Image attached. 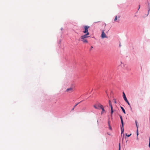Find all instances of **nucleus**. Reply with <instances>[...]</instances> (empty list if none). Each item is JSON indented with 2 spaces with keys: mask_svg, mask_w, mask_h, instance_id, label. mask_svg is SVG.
Masks as SVG:
<instances>
[{
  "mask_svg": "<svg viewBox=\"0 0 150 150\" xmlns=\"http://www.w3.org/2000/svg\"><path fill=\"white\" fill-rule=\"evenodd\" d=\"M123 98L124 100L127 103V104L128 105H129V103L126 97V95H125V93H124V92H123Z\"/></svg>",
  "mask_w": 150,
  "mask_h": 150,
  "instance_id": "obj_1",
  "label": "nucleus"
},
{
  "mask_svg": "<svg viewBox=\"0 0 150 150\" xmlns=\"http://www.w3.org/2000/svg\"><path fill=\"white\" fill-rule=\"evenodd\" d=\"M90 27L89 26L86 25L84 26V30L83 31L84 33H86L88 31V29Z\"/></svg>",
  "mask_w": 150,
  "mask_h": 150,
  "instance_id": "obj_2",
  "label": "nucleus"
},
{
  "mask_svg": "<svg viewBox=\"0 0 150 150\" xmlns=\"http://www.w3.org/2000/svg\"><path fill=\"white\" fill-rule=\"evenodd\" d=\"M101 37L102 38H108V37L106 35L105 33L104 32V30H103L102 32Z\"/></svg>",
  "mask_w": 150,
  "mask_h": 150,
  "instance_id": "obj_3",
  "label": "nucleus"
},
{
  "mask_svg": "<svg viewBox=\"0 0 150 150\" xmlns=\"http://www.w3.org/2000/svg\"><path fill=\"white\" fill-rule=\"evenodd\" d=\"M74 91V88L73 87H71L69 88H67L66 91V92H69L71 93Z\"/></svg>",
  "mask_w": 150,
  "mask_h": 150,
  "instance_id": "obj_4",
  "label": "nucleus"
},
{
  "mask_svg": "<svg viewBox=\"0 0 150 150\" xmlns=\"http://www.w3.org/2000/svg\"><path fill=\"white\" fill-rule=\"evenodd\" d=\"M119 116L121 120V122L122 125L123 126H124V122L122 119V116L120 115H119Z\"/></svg>",
  "mask_w": 150,
  "mask_h": 150,
  "instance_id": "obj_5",
  "label": "nucleus"
},
{
  "mask_svg": "<svg viewBox=\"0 0 150 150\" xmlns=\"http://www.w3.org/2000/svg\"><path fill=\"white\" fill-rule=\"evenodd\" d=\"M96 105L98 107L100 108V109L101 107L102 108L103 107V105L100 103H97L96 104Z\"/></svg>",
  "mask_w": 150,
  "mask_h": 150,
  "instance_id": "obj_6",
  "label": "nucleus"
},
{
  "mask_svg": "<svg viewBox=\"0 0 150 150\" xmlns=\"http://www.w3.org/2000/svg\"><path fill=\"white\" fill-rule=\"evenodd\" d=\"M88 36H87L86 34H85L81 36V38L82 40H84L85 38H88Z\"/></svg>",
  "mask_w": 150,
  "mask_h": 150,
  "instance_id": "obj_7",
  "label": "nucleus"
},
{
  "mask_svg": "<svg viewBox=\"0 0 150 150\" xmlns=\"http://www.w3.org/2000/svg\"><path fill=\"white\" fill-rule=\"evenodd\" d=\"M124 126H123L122 125L121 126V134H122L124 132Z\"/></svg>",
  "mask_w": 150,
  "mask_h": 150,
  "instance_id": "obj_8",
  "label": "nucleus"
},
{
  "mask_svg": "<svg viewBox=\"0 0 150 150\" xmlns=\"http://www.w3.org/2000/svg\"><path fill=\"white\" fill-rule=\"evenodd\" d=\"M120 108L121 109L123 113L125 114H126V112L124 108L122 106H120Z\"/></svg>",
  "mask_w": 150,
  "mask_h": 150,
  "instance_id": "obj_9",
  "label": "nucleus"
},
{
  "mask_svg": "<svg viewBox=\"0 0 150 150\" xmlns=\"http://www.w3.org/2000/svg\"><path fill=\"white\" fill-rule=\"evenodd\" d=\"M100 109H101L102 110V111L101 112V114H102L104 113V112H105V111L103 107L102 108L101 107Z\"/></svg>",
  "mask_w": 150,
  "mask_h": 150,
  "instance_id": "obj_10",
  "label": "nucleus"
},
{
  "mask_svg": "<svg viewBox=\"0 0 150 150\" xmlns=\"http://www.w3.org/2000/svg\"><path fill=\"white\" fill-rule=\"evenodd\" d=\"M109 106L111 108V109H113V107L112 104L111 103L110 101L109 100Z\"/></svg>",
  "mask_w": 150,
  "mask_h": 150,
  "instance_id": "obj_11",
  "label": "nucleus"
},
{
  "mask_svg": "<svg viewBox=\"0 0 150 150\" xmlns=\"http://www.w3.org/2000/svg\"><path fill=\"white\" fill-rule=\"evenodd\" d=\"M93 107H94L96 109H98V110H99L100 109V108H99L98 107H97V106L96 105H93Z\"/></svg>",
  "mask_w": 150,
  "mask_h": 150,
  "instance_id": "obj_12",
  "label": "nucleus"
},
{
  "mask_svg": "<svg viewBox=\"0 0 150 150\" xmlns=\"http://www.w3.org/2000/svg\"><path fill=\"white\" fill-rule=\"evenodd\" d=\"M108 126H109V129H112V128H111V126L110 125L109 120H108Z\"/></svg>",
  "mask_w": 150,
  "mask_h": 150,
  "instance_id": "obj_13",
  "label": "nucleus"
},
{
  "mask_svg": "<svg viewBox=\"0 0 150 150\" xmlns=\"http://www.w3.org/2000/svg\"><path fill=\"white\" fill-rule=\"evenodd\" d=\"M82 41L84 42V43H85V42H86V43H88V41L87 40H86V39H84V40H82Z\"/></svg>",
  "mask_w": 150,
  "mask_h": 150,
  "instance_id": "obj_14",
  "label": "nucleus"
},
{
  "mask_svg": "<svg viewBox=\"0 0 150 150\" xmlns=\"http://www.w3.org/2000/svg\"><path fill=\"white\" fill-rule=\"evenodd\" d=\"M150 11V8H149V9H148V13L147 14V15H145V17H144V18H145V17H146L148 16V15L149 14V12Z\"/></svg>",
  "mask_w": 150,
  "mask_h": 150,
  "instance_id": "obj_15",
  "label": "nucleus"
},
{
  "mask_svg": "<svg viewBox=\"0 0 150 150\" xmlns=\"http://www.w3.org/2000/svg\"><path fill=\"white\" fill-rule=\"evenodd\" d=\"M135 122L136 125V126L137 127V129H138V125H137V120H135Z\"/></svg>",
  "mask_w": 150,
  "mask_h": 150,
  "instance_id": "obj_16",
  "label": "nucleus"
},
{
  "mask_svg": "<svg viewBox=\"0 0 150 150\" xmlns=\"http://www.w3.org/2000/svg\"><path fill=\"white\" fill-rule=\"evenodd\" d=\"M83 101V100H82L80 102H79L76 103L74 106V108H75V107H76L78 104H79V103H81V102L82 101Z\"/></svg>",
  "mask_w": 150,
  "mask_h": 150,
  "instance_id": "obj_17",
  "label": "nucleus"
},
{
  "mask_svg": "<svg viewBox=\"0 0 150 150\" xmlns=\"http://www.w3.org/2000/svg\"><path fill=\"white\" fill-rule=\"evenodd\" d=\"M111 116L112 117V115L113 113V109H111Z\"/></svg>",
  "mask_w": 150,
  "mask_h": 150,
  "instance_id": "obj_18",
  "label": "nucleus"
},
{
  "mask_svg": "<svg viewBox=\"0 0 150 150\" xmlns=\"http://www.w3.org/2000/svg\"><path fill=\"white\" fill-rule=\"evenodd\" d=\"M131 134H127V133L126 134V136H127V137H129L131 135Z\"/></svg>",
  "mask_w": 150,
  "mask_h": 150,
  "instance_id": "obj_19",
  "label": "nucleus"
},
{
  "mask_svg": "<svg viewBox=\"0 0 150 150\" xmlns=\"http://www.w3.org/2000/svg\"><path fill=\"white\" fill-rule=\"evenodd\" d=\"M136 133H137V137L138 135H139V132H138V129H137Z\"/></svg>",
  "mask_w": 150,
  "mask_h": 150,
  "instance_id": "obj_20",
  "label": "nucleus"
},
{
  "mask_svg": "<svg viewBox=\"0 0 150 150\" xmlns=\"http://www.w3.org/2000/svg\"><path fill=\"white\" fill-rule=\"evenodd\" d=\"M121 149V146L120 145V143H119V150H120Z\"/></svg>",
  "mask_w": 150,
  "mask_h": 150,
  "instance_id": "obj_21",
  "label": "nucleus"
},
{
  "mask_svg": "<svg viewBox=\"0 0 150 150\" xmlns=\"http://www.w3.org/2000/svg\"><path fill=\"white\" fill-rule=\"evenodd\" d=\"M148 9H149V8H150V3H149V2H148Z\"/></svg>",
  "mask_w": 150,
  "mask_h": 150,
  "instance_id": "obj_22",
  "label": "nucleus"
},
{
  "mask_svg": "<svg viewBox=\"0 0 150 150\" xmlns=\"http://www.w3.org/2000/svg\"><path fill=\"white\" fill-rule=\"evenodd\" d=\"M85 33V34H86L87 36L89 35V33L88 31L87 32H86V33Z\"/></svg>",
  "mask_w": 150,
  "mask_h": 150,
  "instance_id": "obj_23",
  "label": "nucleus"
},
{
  "mask_svg": "<svg viewBox=\"0 0 150 150\" xmlns=\"http://www.w3.org/2000/svg\"><path fill=\"white\" fill-rule=\"evenodd\" d=\"M149 146L150 148V137L149 138Z\"/></svg>",
  "mask_w": 150,
  "mask_h": 150,
  "instance_id": "obj_24",
  "label": "nucleus"
},
{
  "mask_svg": "<svg viewBox=\"0 0 150 150\" xmlns=\"http://www.w3.org/2000/svg\"><path fill=\"white\" fill-rule=\"evenodd\" d=\"M117 16H116L115 17V18L114 19V21H116V20H117Z\"/></svg>",
  "mask_w": 150,
  "mask_h": 150,
  "instance_id": "obj_25",
  "label": "nucleus"
},
{
  "mask_svg": "<svg viewBox=\"0 0 150 150\" xmlns=\"http://www.w3.org/2000/svg\"><path fill=\"white\" fill-rule=\"evenodd\" d=\"M128 105L129 106V107L130 108L131 110H132V108L130 104H129V105Z\"/></svg>",
  "mask_w": 150,
  "mask_h": 150,
  "instance_id": "obj_26",
  "label": "nucleus"
},
{
  "mask_svg": "<svg viewBox=\"0 0 150 150\" xmlns=\"http://www.w3.org/2000/svg\"><path fill=\"white\" fill-rule=\"evenodd\" d=\"M128 105L129 106V107L130 108L131 110H132V108L130 104H129V105Z\"/></svg>",
  "mask_w": 150,
  "mask_h": 150,
  "instance_id": "obj_27",
  "label": "nucleus"
},
{
  "mask_svg": "<svg viewBox=\"0 0 150 150\" xmlns=\"http://www.w3.org/2000/svg\"><path fill=\"white\" fill-rule=\"evenodd\" d=\"M93 48V47L92 46H91V49L90 50L91 51Z\"/></svg>",
  "mask_w": 150,
  "mask_h": 150,
  "instance_id": "obj_28",
  "label": "nucleus"
},
{
  "mask_svg": "<svg viewBox=\"0 0 150 150\" xmlns=\"http://www.w3.org/2000/svg\"><path fill=\"white\" fill-rule=\"evenodd\" d=\"M61 40H59V42H58V44H60L61 42Z\"/></svg>",
  "mask_w": 150,
  "mask_h": 150,
  "instance_id": "obj_29",
  "label": "nucleus"
},
{
  "mask_svg": "<svg viewBox=\"0 0 150 150\" xmlns=\"http://www.w3.org/2000/svg\"><path fill=\"white\" fill-rule=\"evenodd\" d=\"M74 108H75L74 107L73 108H72V109H71V110H74Z\"/></svg>",
  "mask_w": 150,
  "mask_h": 150,
  "instance_id": "obj_30",
  "label": "nucleus"
},
{
  "mask_svg": "<svg viewBox=\"0 0 150 150\" xmlns=\"http://www.w3.org/2000/svg\"><path fill=\"white\" fill-rule=\"evenodd\" d=\"M63 29L62 28H61V30L62 31Z\"/></svg>",
  "mask_w": 150,
  "mask_h": 150,
  "instance_id": "obj_31",
  "label": "nucleus"
},
{
  "mask_svg": "<svg viewBox=\"0 0 150 150\" xmlns=\"http://www.w3.org/2000/svg\"><path fill=\"white\" fill-rule=\"evenodd\" d=\"M140 8V5H139V7L138 10H139V9Z\"/></svg>",
  "mask_w": 150,
  "mask_h": 150,
  "instance_id": "obj_32",
  "label": "nucleus"
},
{
  "mask_svg": "<svg viewBox=\"0 0 150 150\" xmlns=\"http://www.w3.org/2000/svg\"><path fill=\"white\" fill-rule=\"evenodd\" d=\"M114 103H116V101H115V102H114Z\"/></svg>",
  "mask_w": 150,
  "mask_h": 150,
  "instance_id": "obj_33",
  "label": "nucleus"
},
{
  "mask_svg": "<svg viewBox=\"0 0 150 150\" xmlns=\"http://www.w3.org/2000/svg\"><path fill=\"white\" fill-rule=\"evenodd\" d=\"M120 47L121 46V45H120H120H119V46Z\"/></svg>",
  "mask_w": 150,
  "mask_h": 150,
  "instance_id": "obj_34",
  "label": "nucleus"
},
{
  "mask_svg": "<svg viewBox=\"0 0 150 150\" xmlns=\"http://www.w3.org/2000/svg\"><path fill=\"white\" fill-rule=\"evenodd\" d=\"M137 140L138 139V137H137Z\"/></svg>",
  "mask_w": 150,
  "mask_h": 150,
  "instance_id": "obj_35",
  "label": "nucleus"
},
{
  "mask_svg": "<svg viewBox=\"0 0 150 150\" xmlns=\"http://www.w3.org/2000/svg\"><path fill=\"white\" fill-rule=\"evenodd\" d=\"M127 140L126 141V143L127 142Z\"/></svg>",
  "mask_w": 150,
  "mask_h": 150,
  "instance_id": "obj_36",
  "label": "nucleus"
}]
</instances>
